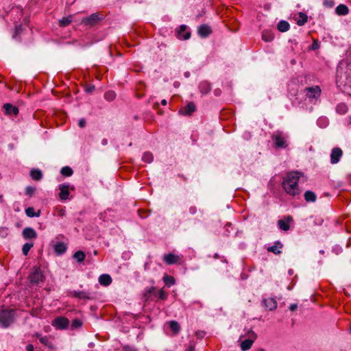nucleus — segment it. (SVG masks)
I'll list each match as a JSON object with an SVG mask.
<instances>
[{
	"mask_svg": "<svg viewBox=\"0 0 351 351\" xmlns=\"http://www.w3.org/2000/svg\"><path fill=\"white\" fill-rule=\"evenodd\" d=\"M300 176L301 173L298 171H291L285 176L282 187L287 194L295 196L300 193L301 191L298 184Z\"/></svg>",
	"mask_w": 351,
	"mask_h": 351,
	"instance_id": "obj_1",
	"label": "nucleus"
},
{
	"mask_svg": "<svg viewBox=\"0 0 351 351\" xmlns=\"http://www.w3.org/2000/svg\"><path fill=\"white\" fill-rule=\"evenodd\" d=\"M14 311L13 309L3 310L0 313V324L3 328L8 327L14 321Z\"/></svg>",
	"mask_w": 351,
	"mask_h": 351,
	"instance_id": "obj_2",
	"label": "nucleus"
},
{
	"mask_svg": "<svg viewBox=\"0 0 351 351\" xmlns=\"http://www.w3.org/2000/svg\"><path fill=\"white\" fill-rule=\"evenodd\" d=\"M156 289L154 287H150L145 289V293L143 294V298L145 301L151 300L152 295H154V297L158 296V298L162 300H167V294L166 293L163 289H160L158 293H156Z\"/></svg>",
	"mask_w": 351,
	"mask_h": 351,
	"instance_id": "obj_3",
	"label": "nucleus"
},
{
	"mask_svg": "<svg viewBox=\"0 0 351 351\" xmlns=\"http://www.w3.org/2000/svg\"><path fill=\"white\" fill-rule=\"evenodd\" d=\"M286 138L283 132L280 131H277L271 135V139L276 148L285 149L288 146Z\"/></svg>",
	"mask_w": 351,
	"mask_h": 351,
	"instance_id": "obj_4",
	"label": "nucleus"
},
{
	"mask_svg": "<svg viewBox=\"0 0 351 351\" xmlns=\"http://www.w3.org/2000/svg\"><path fill=\"white\" fill-rule=\"evenodd\" d=\"M348 70L351 71V69L347 68L346 71H343V69L339 66L337 69V77L341 83H344L345 85L351 88V76L348 73Z\"/></svg>",
	"mask_w": 351,
	"mask_h": 351,
	"instance_id": "obj_5",
	"label": "nucleus"
},
{
	"mask_svg": "<svg viewBox=\"0 0 351 351\" xmlns=\"http://www.w3.org/2000/svg\"><path fill=\"white\" fill-rule=\"evenodd\" d=\"M74 189L75 188L73 186H71L68 184H60L59 185V190H60L59 197L62 200H64V201L68 199L69 196V191L70 190L73 191Z\"/></svg>",
	"mask_w": 351,
	"mask_h": 351,
	"instance_id": "obj_6",
	"label": "nucleus"
},
{
	"mask_svg": "<svg viewBox=\"0 0 351 351\" xmlns=\"http://www.w3.org/2000/svg\"><path fill=\"white\" fill-rule=\"evenodd\" d=\"M101 18L97 13H93L89 16L84 18L82 23L86 25L93 26L101 21Z\"/></svg>",
	"mask_w": 351,
	"mask_h": 351,
	"instance_id": "obj_7",
	"label": "nucleus"
},
{
	"mask_svg": "<svg viewBox=\"0 0 351 351\" xmlns=\"http://www.w3.org/2000/svg\"><path fill=\"white\" fill-rule=\"evenodd\" d=\"M29 280L32 282L39 283L43 280V275L40 269L38 267H34L33 271L29 274Z\"/></svg>",
	"mask_w": 351,
	"mask_h": 351,
	"instance_id": "obj_8",
	"label": "nucleus"
},
{
	"mask_svg": "<svg viewBox=\"0 0 351 351\" xmlns=\"http://www.w3.org/2000/svg\"><path fill=\"white\" fill-rule=\"evenodd\" d=\"M305 92L309 98L317 99L320 96L321 89L318 86H315L306 88Z\"/></svg>",
	"mask_w": 351,
	"mask_h": 351,
	"instance_id": "obj_9",
	"label": "nucleus"
},
{
	"mask_svg": "<svg viewBox=\"0 0 351 351\" xmlns=\"http://www.w3.org/2000/svg\"><path fill=\"white\" fill-rule=\"evenodd\" d=\"M68 319L60 317L55 319L52 323L53 326L58 329H64L69 326Z\"/></svg>",
	"mask_w": 351,
	"mask_h": 351,
	"instance_id": "obj_10",
	"label": "nucleus"
},
{
	"mask_svg": "<svg viewBox=\"0 0 351 351\" xmlns=\"http://www.w3.org/2000/svg\"><path fill=\"white\" fill-rule=\"evenodd\" d=\"M163 261L167 265H173L179 263L180 257L173 253H169L163 256Z\"/></svg>",
	"mask_w": 351,
	"mask_h": 351,
	"instance_id": "obj_11",
	"label": "nucleus"
},
{
	"mask_svg": "<svg viewBox=\"0 0 351 351\" xmlns=\"http://www.w3.org/2000/svg\"><path fill=\"white\" fill-rule=\"evenodd\" d=\"M343 152L339 147H335L332 149L330 154V162L332 164L337 163L340 158L342 156Z\"/></svg>",
	"mask_w": 351,
	"mask_h": 351,
	"instance_id": "obj_12",
	"label": "nucleus"
},
{
	"mask_svg": "<svg viewBox=\"0 0 351 351\" xmlns=\"http://www.w3.org/2000/svg\"><path fill=\"white\" fill-rule=\"evenodd\" d=\"M186 25H182L177 32L178 38L180 40H188L191 37V32L186 31Z\"/></svg>",
	"mask_w": 351,
	"mask_h": 351,
	"instance_id": "obj_13",
	"label": "nucleus"
},
{
	"mask_svg": "<svg viewBox=\"0 0 351 351\" xmlns=\"http://www.w3.org/2000/svg\"><path fill=\"white\" fill-rule=\"evenodd\" d=\"M196 110V106L194 103H189L186 106L180 109L179 112L182 115H191Z\"/></svg>",
	"mask_w": 351,
	"mask_h": 351,
	"instance_id": "obj_14",
	"label": "nucleus"
},
{
	"mask_svg": "<svg viewBox=\"0 0 351 351\" xmlns=\"http://www.w3.org/2000/svg\"><path fill=\"white\" fill-rule=\"evenodd\" d=\"M262 303L264 306L269 311L275 310L277 308V302L275 299L271 298L264 299Z\"/></svg>",
	"mask_w": 351,
	"mask_h": 351,
	"instance_id": "obj_15",
	"label": "nucleus"
},
{
	"mask_svg": "<svg viewBox=\"0 0 351 351\" xmlns=\"http://www.w3.org/2000/svg\"><path fill=\"white\" fill-rule=\"evenodd\" d=\"M22 235L25 239H36L37 237L36 232L32 228H25L22 232Z\"/></svg>",
	"mask_w": 351,
	"mask_h": 351,
	"instance_id": "obj_16",
	"label": "nucleus"
},
{
	"mask_svg": "<svg viewBox=\"0 0 351 351\" xmlns=\"http://www.w3.org/2000/svg\"><path fill=\"white\" fill-rule=\"evenodd\" d=\"M212 32L210 27L207 25H202L198 28V34L202 38L208 36Z\"/></svg>",
	"mask_w": 351,
	"mask_h": 351,
	"instance_id": "obj_17",
	"label": "nucleus"
},
{
	"mask_svg": "<svg viewBox=\"0 0 351 351\" xmlns=\"http://www.w3.org/2000/svg\"><path fill=\"white\" fill-rule=\"evenodd\" d=\"M292 220V217L288 216L285 219H280L278 221V227L284 231L289 230V222Z\"/></svg>",
	"mask_w": 351,
	"mask_h": 351,
	"instance_id": "obj_18",
	"label": "nucleus"
},
{
	"mask_svg": "<svg viewBox=\"0 0 351 351\" xmlns=\"http://www.w3.org/2000/svg\"><path fill=\"white\" fill-rule=\"evenodd\" d=\"M71 295L74 298H77L79 299H85L89 300L90 299V294L85 291H73L70 293Z\"/></svg>",
	"mask_w": 351,
	"mask_h": 351,
	"instance_id": "obj_19",
	"label": "nucleus"
},
{
	"mask_svg": "<svg viewBox=\"0 0 351 351\" xmlns=\"http://www.w3.org/2000/svg\"><path fill=\"white\" fill-rule=\"evenodd\" d=\"M3 109L7 114L17 115L19 114V108L10 104H5L3 105Z\"/></svg>",
	"mask_w": 351,
	"mask_h": 351,
	"instance_id": "obj_20",
	"label": "nucleus"
},
{
	"mask_svg": "<svg viewBox=\"0 0 351 351\" xmlns=\"http://www.w3.org/2000/svg\"><path fill=\"white\" fill-rule=\"evenodd\" d=\"M283 245L280 241H276L274 245L267 247V251L274 254H280Z\"/></svg>",
	"mask_w": 351,
	"mask_h": 351,
	"instance_id": "obj_21",
	"label": "nucleus"
},
{
	"mask_svg": "<svg viewBox=\"0 0 351 351\" xmlns=\"http://www.w3.org/2000/svg\"><path fill=\"white\" fill-rule=\"evenodd\" d=\"M349 9L345 4H340L335 8V13L339 16H343L348 14Z\"/></svg>",
	"mask_w": 351,
	"mask_h": 351,
	"instance_id": "obj_22",
	"label": "nucleus"
},
{
	"mask_svg": "<svg viewBox=\"0 0 351 351\" xmlns=\"http://www.w3.org/2000/svg\"><path fill=\"white\" fill-rule=\"evenodd\" d=\"M295 21L299 26H302L307 22L308 16L303 12H299L298 16L295 17Z\"/></svg>",
	"mask_w": 351,
	"mask_h": 351,
	"instance_id": "obj_23",
	"label": "nucleus"
},
{
	"mask_svg": "<svg viewBox=\"0 0 351 351\" xmlns=\"http://www.w3.org/2000/svg\"><path fill=\"white\" fill-rule=\"evenodd\" d=\"M199 88L202 94L206 95L210 91L211 86L208 82L204 81L199 84Z\"/></svg>",
	"mask_w": 351,
	"mask_h": 351,
	"instance_id": "obj_24",
	"label": "nucleus"
},
{
	"mask_svg": "<svg viewBox=\"0 0 351 351\" xmlns=\"http://www.w3.org/2000/svg\"><path fill=\"white\" fill-rule=\"evenodd\" d=\"M99 282L101 285L108 286L112 282V278L108 274H102L99 278Z\"/></svg>",
	"mask_w": 351,
	"mask_h": 351,
	"instance_id": "obj_25",
	"label": "nucleus"
},
{
	"mask_svg": "<svg viewBox=\"0 0 351 351\" xmlns=\"http://www.w3.org/2000/svg\"><path fill=\"white\" fill-rule=\"evenodd\" d=\"M31 178L36 181H39L43 178L42 171L38 169H33L30 171Z\"/></svg>",
	"mask_w": 351,
	"mask_h": 351,
	"instance_id": "obj_26",
	"label": "nucleus"
},
{
	"mask_svg": "<svg viewBox=\"0 0 351 351\" xmlns=\"http://www.w3.org/2000/svg\"><path fill=\"white\" fill-rule=\"evenodd\" d=\"M304 197L307 202H315L317 199L315 193L311 191H306L304 193Z\"/></svg>",
	"mask_w": 351,
	"mask_h": 351,
	"instance_id": "obj_27",
	"label": "nucleus"
},
{
	"mask_svg": "<svg viewBox=\"0 0 351 351\" xmlns=\"http://www.w3.org/2000/svg\"><path fill=\"white\" fill-rule=\"evenodd\" d=\"M72 21H73V16L69 15L67 17H63L62 19H60L58 21V25H59V26H60L62 27H64L68 26L69 24H71Z\"/></svg>",
	"mask_w": 351,
	"mask_h": 351,
	"instance_id": "obj_28",
	"label": "nucleus"
},
{
	"mask_svg": "<svg viewBox=\"0 0 351 351\" xmlns=\"http://www.w3.org/2000/svg\"><path fill=\"white\" fill-rule=\"evenodd\" d=\"M289 27V23L284 20L280 21L277 25L278 29L281 32H285L288 31Z\"/></svg>",
	"mask_w": 351,
	"mask_h": 351,
	"instance_id": "obj_29",
	"label": "nucleus"
},
{
	"mask_svg": "<svg viewBox=\"0 0 351 351\" xmlns=\"http://www.w3.org/2000/svg\"><path fill=\"white\" fill-rule=\"evenodd\" d=\"M54 250L57 254H62L66 252V246L64 243H58L54 246Z\"/></svg>",
	"mask_w": 351,
	"mask_h": 351,
	"instance_id": "obj_30",
	"label": "nucleus"
},
{
	"mask_svg": "<svg viewBox=\"0 0 351 351\" xmlns=\"http://www.w3.org/2000/svg\"><path fill=\"white\" fill-rule=\"evenodd\" d=\"M253 343H254L253 339H247L243 341L241 343V350L243 351L250 350L251 348V347L252 346Z\"/></svg>",
	"mask_w": 351,
	"mask_h": 351,
	"instance_id": "obj_31",
	"label": "nucleus"
},
{
	"mask_svg": "<svg viewBox=\"0 0 351 351\" xmlns=\"http://www.w3.org/2000/svg\"><path fill=\"white\" fill-rule=\"evenodd\" d=\"M274 34L268 30H264L262 32V39L265 42H271L274 40Z\"/></svg>",
	"mask_w": 351,
	"mask_h": 351,
	"instance_id": "obj_32",
	"label": "nucleus"
},
{
	"mask_svg": "<svg viewBox=\"0 0 351 351\" xmlns=\"http://www.w3.org/2000/svg\"><path fill=\"white\" fill-rule=\"evenodd\" d=\"M25 214L29 217H39L40 210H38V212L36 213L33 207H28L25 209Z\"/></svg>",
	"mask_w": 351,
	"mask_h": 351,
	"instance_id": "obj_33",
	"label": "nucleus"
},
{
	"mask_svg": "<svg viewBox=\"0 0 351 351\" xmlns=\"http://www.w3.org/2000/svg\"><path fill=\"white\" fill-rule=\"evenodd\" d=\"M336 111L339 114H344L348 111V106L344 103L339 104L336 107Z\"/></svg>",
	"mask_w": 351,
	"mask_h": 351,
	"instance_id": "obj_34",
	"label": "nucleus"
},
{
	"mask_svg": "<svg viewBox=\"0 0 351 351\" xmlns=\"http://www.w3.org/2000/svg\"><path fill=\"white\" fill-rule=\"evenodd\" d=\"M86 257L85 253L82 251H77L73 254V258L77 263H82L84 261Z\"/></svg>",
	"mask_w": 351,
	"mask_h": 351,
	"instance_id": "obj_35",
	"label": "nucleus"
},
{
	"mask_svg": "<svg viewBox=\"0 0 351 351\" xmlns=\"http://www.w3.org/2000/svg\"><path fill=\"white\" fill-rule=\"evenodd\" d=\"M60 173L64 176L69 177V176H71L73 175V169L70 167L65 166V167H63L61 169Z\"/></svg>",
	"mask_w": 351,
	"mask_h": 351,
	"instance_id": "obj_36",
	"label": "nucleus"
},
{
	"mask_svg": "<svg viewBox=\"0 0 351 351\" xmlns=\"http://www.w3.org/2000/svg\"><path fill=\"white\" fill-rule=\"evenodd\" d=\"M36 337L38 338L40 342L43 343V345L48 346V347H52V343L49 341V339L47 337H43L40 334H37Z\"/></svg>",
	"mask_w": 351,
	"mask_h": 351,
	"instance_id": "obj_37",
	"label": "nucleus"
},
{
	"mask_svg": "<svg viewBox=\"0 0 351 351\" xmlns=\"http://www.w3.org/2000/svg\"><path fill=\"white\" fill-rule=\"evenodd\" d=\"M169 327H170L171 330L174 333H178L180 330V326L178 322L171 321V322H169Z\"/></svg>",
	"mask_w": 351,
	"mask_h": 351,
	"instance_id": "obj_38",
	"label": "nucleus"
},
{
	"mask_svg": "<svg viewBox=\"0 0 351 351\" xmlns=\"http://www.w3.org/2000/svg\"><path fill=\"white\" fill-rule=\"evenodd\" d=\"M163 281L165 283V285H167L168 287L173 285L176 282L174 278L171 276L168 275H165L163 277Z\"/></svg>",
	"mask_w": 351,
	"mask_h": 351,
	"instance_id": "obj_39",
	"label": "nucleus"
},
{
	"mask_svg": "<svg viewBox=\"0 0 351 351\" xmlns=\"http://www.w3.org/2000/svg\"><path fill=\"white\" fill-rule=\"evenodd\" d=\"M153 159L154 156L151 152H145L142 156V160L147 163H151Z\"/></svg>",
	"mask_w": 351,
	"mask_h": 351,
	"instance_id": "obj_40",
	"label": "nucleus"
},
{
	"mask_svg": "<svg viewBox=\"0 0 351 351\" xmlns=\"http://www.w3.org/2000/svg\"><path fill=\"white\" fill-rule=\"evenodd\" d=\"M115 97H116V94L112 90H108V91L106 92L104 94V98L108 101H111L114 100L115 99Z\"/></svg>",
	"mask_w": 351,
	"mask_h": 351,
	"instance_id": "obj_41",
	"label": "nucleus"
},
{
	"mask_svg": "<svg viewBox=\"0 0 351 351\" xmlns=\"http://www.w3.org/2000/svg\"><path fill=\"white\" fill-rule=\"evenodd\" d=\"M34 243H26L23 245L22 251L25 256H27L28 252H29L30 249L33 247Z\"/></svg>",
	"mask_w": 351,
	"mask_h": 351,
	"instance_id": "obj_42",
	"label": "nucleus"
},
{
	"mask_svg": "<svg viewBox=\"0 0 351 351\" xmlns=\"http://www.w3.org/2000/svg\"><path fill=\"white\" fill-rule=\"evenodd\" d=\"M246 335L247 336L248 339H253L254 341L256 339L257 337L256 333L251 330L247 331Z\"/></svg>",
	"mask_w": 351,
	"mask_h": 351,
	"instance_id": "obj_43",
	"label": "nucleus"
},
{
	"mask_svg": "<svg viewBox=\"0 0 351 351\" xmlns=\"http://www.w3.org/2000/svg\"><path fill=\"white\" fill-rule=\"evenodd\" d=\"M324 5L327 8H332L335 5L333 0H324Z\"/></svg>",
	"mask_w": 351,
	"mask_h": 351,
	"instance_id": "obj_44",
	"label": "nucleus"
},
{
	"mask_svg": "<svg viewBox=\"0 0 351 351\" xmlns=\"http://www.w3.org/2000/svg\"><path fill=\"white\" fill-rule=\"evenodd\" d=\"M95 90V86L93 84H88L85 87V91L88 93H91Z\"/></svg>",
	"mask_w": 351,
	"mask_h": 351,
	"instance_id": "obj_45",
	"label": "nucleus"
},
{
	"mask_svg": "<svg viewBox=\"0 0 351 351\" xmlns=\"http://www.w3.org/2000/svg\"><path fill=\"white\" fill-rule=\"evenodd\" d=\"M82 322L80 319H75L72 322V326L73 328H78L82 326Z\"/></svg>",
	"mask_w": 351,
	"mask_h": 351,
	"instance_id": "obj_46",
	"label": "nucleus"
},
{
	"mask_svg": "<svg viewBox=\"0 0 351 351\" xmlns=\"http://www.w3.org/2000/svg\"><path fill=\"white\" fill-rule=\"evenodd\" d=\"M34 191H35V188L32 187V186H27L25 189V193L27 195H32L34 193Z\"/></svg>",
	"mask_w": 351,
	"mask_h": 351,
	"instance_id": "obj_47",
	"label": "nucleus"
},
{
	"mask_svg": "<svg viewBox=\"0 0 351 351\" xmlns=\"http://www.w3.org/2000/svg\"><path fill=\"white\" fill-rule=\"evenodd\" d=\"M206 335V332L204 330H198L195 332V336L198 339H202Z\"/></svg>",
	"mask_w": 351,
	"mask_h": 351,
	"instance_id": "obj_48",
	"label": "nucleus"
},
{
	"mask_svg": "<svg viewBox=\"0 0 351 351\" xmlns=\"http://www.w3.org/2000/svg\"><path fill=\"white\" fill-rule=\"evenodd\" d=\"M195 343L194 341H190L186 351H195Z\"/></svg>",
	"mask_w": 351,
	"mask_h": 351,
	"instance_id": "obj_49",
	"label": "nucleus"
},
{
	"mask_svg": "<svg viewBox=\"0 0 351 351\" xmlns=\"http://www.w3.org/2000/svg\"><path fill=\"white\" fill-rule=\"evenodd\" d=\"M123 351H137L135 348L130 346H125L123 347Z\"/></svg>",
	"mask_w": 351,
	"mask_h": 351,
	"instance_id": "obj_50",
	"label": "nucleus"
},
{
	"mask_svg": "<svg viewBox=\"0 0 351 351\" xmlns=\"http://www.w3.org/2000/svg\"><path fill=\"white\" fill-rule=\"evenodd\" d=\"M319 47V43L317 41L314 40L313 43L312 44V45L311 47V49H313V50H316Z\"/></svg>",
	"mask_w": 351,
	"mask_h": 351,
	"instance_id": "obj_51",
	"label": "nucleus"
},
{
	"mask_svg": "<svg viewBox=\"0 0 351 351\" xmlns=\"http://www.w3.org/2000/svg\"><path fill=\"white\" fill-rule=\"evenodd\" d=\"M189 210L190 214L191 215H195L197 211V208L195 206H191Z\"/></svg>",
	"mask_w": 351,
	"mask_h": 351,
	"instance_id": "obj_52",
	"label": "nucleus"
},
{
	"mask_svg": "<svg viewBox=\"0 0 351 351\" xmlns=\"http://www.w3.org/2000/svg\"><path fill=\"white\" fill-rule=\"evenodd\" d=\"M78 125L80 128H84L86 125V121L84 119H81L80 121H79V123H78Z\"/></svg>",
	"mask_w": 351,
	"mask_h": 351,
	"instance_id": "obj_53",
	"label": "nucleus"
},
{
	"mask_svg": "<svg viewBox=\"0 0 351 351\" xmlns=\"http://www.w3.org/2000/svg\"><path fill=\"white\" fill-rule=\"evenodd\" d=\"M298 308V305L296 304H291L289 306V309L291 311H294L297 309Z\"/></svg>",
	"mask_w": 351,
	"mask_h": 351,
	"instance_id": "obj_54",
	"label": "nucleus"
},
{
	"mask_svg": "<svg viewBox=\"0 0 351 351\" xmlns=\"http://www.w3.org/2000/svg\"><path fill=\"white\" fill-rule=\"evenodd\" d=\"M26 350L27 351H34V346L32 344H28L26 346Z\"/></svg>",
	"mask_w": 351,
	"mask_h": 351,
	"instance_id": "obj_55",
	"label": "nucleus"
},
{
	"mask_svg": "<svg viewBox=\"0 0 351 351\" xmlns=\"http://www.w3.org/2000/svg\"><path fill=\"white\" fill-rule=\"evenodd\" d=\"M214 93H215V95H217H217H220V93H221V90H220V89H215V91H214Z\"/></svg>",
	"mask_w": 351,
	"mask_h": 351,
	"instance_id": "obj_56",
	"label": "nucleus"
},
{
	"mask_svg": "<svg viewBox=\"0 0 351 351\" xmlns=\"http://www.w3.org/2000/svg\"><path fill=\"white\" fill-rule=\"evenodd\" d=\"M167 100H166V99H162V100L161 101V104H162V106H165V105H167Z\"/></svg>",
	"mask_w": 351,
	"mask_h": 351,
	"instance_id": "obj_57",
	"label": "nucleus"
},
{
	"mask_svg": "<svg viewBox=\"0 0 351 351\" xmlns=\"http://www.w3.org/2000/svg\"><path fill=\"white\" fill-rule=\"evenodd\" d=\"M0 202H3V196L2 195H0Z\"/></svg>",
	"mask_w": 351,
	"mask_h": 351,
	"instance_id": "obj_58",
	"label": "nucleus"
},
{
	"mask_svg": "<svg viewBox=\"0 0 351 351\" xmlns=\"http://www.w3.org/2000/svg\"><path fill=\"white\" fill-rule=\"evenodd\" d=\"M218 257H219L218 254H215V258H217Z\"/></svg>",
	"mask_w": 351,
	"mask_h": 351,
	"instance_id": "obj_59",
	"label": "nucleus"
},
{
	"mask_svg": "<svg viewBox=\"0 0 351 351\" xmlns=\"http://www.w3.org/2000/svg\"><path fill=\"white\" fill-rule=\"evenodd\" d=\"M259 351H265L263 348H261Z\"/></svg>",
	"mask_w": 351,
	"mask_h": 351,
	"instance_id": "obj_60",
	"label": "nucleus"
},
{
	"mask_svg": "<svg viewBox=\"0 0 351 351\" xmlns=\"http://www.w3.org/2000/svg\"><path fill=\"white\" fill-rule=\"evenodd\" d=\"M350 332H351V326H350Z\"/></svg>",
	"mask_w": 351,
	"mask_h": 351,
	"instance_id": "obj_61",
	"label": "nucleus"
}]
</instances>
